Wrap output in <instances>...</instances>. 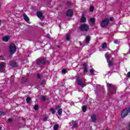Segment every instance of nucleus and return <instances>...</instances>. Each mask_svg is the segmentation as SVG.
<instances>
[{
  "instance_id": "1",
  "label": "nucleus",
  "mask_w": 130,
  "mask_h": 130,
  "mask_svg": "<svg viewBox=\"0 0 130 130\" xmlns=\"http://www.w3.org/2000/svg\"><path fill=\"white\" fill-rule=\"evenodd\" d=\"M107 88L108 91L112 93V94H115L116 93V86L110 83H107Z\"/></svg>"
},
{
  "instance_id": "2",
  "label": "nucleus",
  "mask_w": 130,
  "mask_h": 130,
  "mask_svg": "<svg viewBox=\"0 0 130 130\" xmlns=\"http://www.w3.org/2000/svg\"><path fill=\"white\" fill-rule=\"evenodd\" d=\"M80 29L83 32H86L90 29V27L89 26V25L84 23L80 26Z\"/></svg>"
},
{
  "instance_id": "3",
  "label": "nucleus",
  "mask_w": 130,
  "mask_h": 130,
  "mask_svg": "<svg viewBox=\"0 0 130 130\" xmlns=\"http://www.w3.org/2000/svg\"><path fill=\"white\" fill-rule=\"evenodd\" d=\"M128 113H130V107L123 110L121 113V117H125Z\"/></svg>"
},
{
  "instance_id": "4",
  "label": "nucleus",
  "mask_w": 130,
  "mask_h": 130,
  "mask_svg": "<svg viewBox=\"0 0 130 130\" xmlns=\"http://www.w3.org/2000/svg\"><path fill=\"white\" fill-rule=\"evenodd\" d=\"M77 81L78 85L82 87V88H84V87L86 86V82L85 81H82L80 78V77H78L77 78Z\"/></svg>"
},
{
  "instance_id": "5",
  "label": "nucleus",
  "mask_w": 130,
  "mask_h": 130,
  "mask_svg": "<svg viewBox=\"0 0 130 130\" xmlns=\"http://www.w3.org/2000/svg\"><path fill=\"white\" fill-rule=\"evenodd\" d=\"M49 63V62L46 59H41L37 61V64H39V66H43V64H48Z\"/></svg>"
},
{
  "instance_id": "6",
  "label": "nucleus",
  "mask_w": 130,
  "mask_h": 130,
  "mask_svg": "<svg viewBox=\"0 0 130 130\" xmlns=\"http://www.w3.org/2000/svg\"><path fill=\"white\" fill-rule=\"evenodd\" d=\"M109 24V19L105 18L104 20L102 21L101 24V26L103 28H105V27H107V26H108Z\"/></svg>"
},
{
  "instance_id": "7",
  "label": "nucleus",
  "mask_w": 130,
  "mask_h": 130,
  "mask_svg": "<svg viewBox=\"0 0 130 130\" xmlns=\"http://www.w3.org/2000/svg\"><path fill=\"white\" fill-rule=\"evenodd\" d=\"M16 45L15 44H12L10 46L9 50L11 54H14L16 52Z\"/></svg>"
},
{
  "instance_id": "8",
  "label": "nucleus",
  "mask_w": 130,
  "mask_h": 130,
  "mask_svg": "<svg viewBox=\"0 0 130 130\" xmlns=\"http://www.w3.org/2000/svg\"><path fill=\"white\" fill-rule=\"evenodd\" d=\"M9 66L10 67H12V68H17L19 65L18 64V63H17L14 60H12L10 61L9 63Z\"/></svg>"
},
{
  "instance_id": "9",
  "label": "nucleus",
  "mask_w": 130,
  "mask_h": 130,
  "mask_svg": "<svg viewBox=\"0 0 130 130\" xmlns=\"http://www.w3.org/2000/svg\"><path fill=\"white\" fill-rule=\"evenodd\" d=\"M5 67H6V63L2 62L0 63V73H3L4 72Z\"/></svg>"
},
{
  "instance_id": "10",
  "label": "nucleus",
  "mask_w": 130,
  "mask_h": 130,
  "mask_svg": "<svg viewBox=\"0 0 130 130\" xmlns=\"http://www.w3.org/2000/svg\"><path fill=\"white\" fill-rule=\"evenodd\" d=\"M61 107L59 105L56 106V109H58V114L59 115H61L62 113V109L60 108Z\"/></svg>"
},
{
  "instance_id": "11",
  "label": "nucleus",
  "mask_w": 130,
  "mask_h": 130,
  "mask_svg": "<svg viewBox=\"0 0 130 130\" xmlns=\"http://www.w3.org/2000/svg\"><path fill=\"white\" fill-rule=\"evenodd\" d=\"M88 64L84 63L83 64V72L84 73H88Z\"/></svg>"
},
{
  "instance_id": "12",
  "label": "nucleus",
  "mask_w": 130,
  "mask_h": 130,
  "mask_svg": "<svg viewBox=\"0 0 130 130\" xmlns=\"http://www.w3.org/2000/svg\"><path fill=\"white\" fill-rule=\"evenodd\" d=\"M67 15L68 17H72L73 16V10L71 9H69L67 13Z\"/></svg>"
},
{
  "instance_id": "13",
  "label": "nucleus",
  "mask_w": 130,
  "mask_h": 130,
  "mask_svg": "<svg viewBox=\"0 0 130 130\" xmlns=\"http://www.w3.org/2000/svg\"><path fill=\"white\" fill-rule=\"evenodd\" d=\"M72 127L74 128L77 127L78 126V122L75 121H72Z\"/></svg>"
},
{
  "instance_id": "14",
  "label": "nucleus",
  "mask_w": 130,
  "mask_h": 130,
  "mask_svg": "<svg viewBox=\"0 0 130 130\" xmlns=\"http://www.w3.org/2000/svg\"><path fill=\"white\" fill-rule=\"evenodd\" d=\"M24 19L26 22H29L30 21V19H29V17L27 16V15L26 14L24 13L23 15Z\"/></svg>"
},
{
  "instance_id": "15",
  "label": "nucleus",
  "mask_w": 130,
  "mask_h": 130,
  "mask_svg": "<svg viewBox=\"0 0 130 130\" xmlns=\"http://www.w3.org/2000/svg\"><path fill=\"white\" fill-rule=\"evenodd\" d=\"M107 62L108 63V66L110 68L111 67H112V66H114V63L113 62V61L108 60Z\"/></svg>"
},
{
  "instance_id": "16",
  "label": "nucleus",
  "mask_w": 130,
  "mask_h": 130,
  "mask_svg": "<svg viewBox=\"0 0 130 130\" xmlns=\"http://www.w3.org/2000/svg\"><path fill=\"white\" fill-rule=\"evenodd\" d=\"M90 39H91V37H90V36H86L85 39L86 43H89V41H90Z\"/></svg>"
},
{
  "instance_id": "17",
  "label": "nucleus",
  "mask_w": 130,
  "mask_h": 130,
  "mask_svg": "<svg viewBox=\"0 0 130 130\" xmlns=\"http://www.w3.org/2000/svg\"><path fill=\"white\" fill-rule=\"evenodd\" d=\"M81 20V23H85L86 22V17H85V15H82Z\"/></svg>"
},
{
  "instance_id": "18",
  "label": "nucleus",
  "mask_w": 130,
  "mask_h": 130,
  "mask_svg": "<svg viewBox=\"0 0 130 130\" xmlns=\"http://www.w3.org/2000/svg\"><path fill=\"white\" fill-rule=\"evenodd\" d=\"M37 15L38 18H42V16H43V14L42 13H41V12L39 11L37 13Z\"/></svg>"
},
{
  "instance_id": "19",
  "label": "nucleus",
  "mask_w": 130,
  "mask_h": 130,
  "mask_svg": "<svg viewBox=\"0 0 130 130\" xmlns=\"http://www.w3.org/2000/svg\"><path fill=\"white\" fill-rule=\"evenodd\" d=\"M9 38H10L9 37V36L4 37L3 40V41H5V42H8V41H9Z\"/></svg>"
},
{
  "instance_id": "20",
  "label": "nucleus",
  "mask_w": 130,
  "mask_h": 130,
  "mask_svg": "<svg viewBox=\"0 0 130 130\" xmlns=\"http://www.w3.org/2000/svg\"><path fill=\"white\" fill-rule=\"evenodd\" d=\"M91 120H92V122H96V116L95 115H93L91 116Z\"/></svg>"
},
{
  "instance_id": "21",
  "label": "nucleus",
  "mask_w": 130,
  "mask_h": 130,
  "mask_svg": "<svg viewBox=\"0 0 130 130\" xmlns=\"http://www.w3.org/2000/svg\"><path fill=\"white\" fill-rule=\"evenodd\" d=\"M102 48L104 49V48H107V43H104L102 44Z\"/></svg>"
},
{
  "instance_id": "22",
  "label": "nucleus",
  "mask_w": 130,
  "mask_h": 130,
  "mask_svg": "<svg viewBox=\"0 0 130 130\" xmlns=\"http://www.w3.org/2000/svg\"><path fill=\"white\" fill-rule=\"evenodd\" d=\"M58 127H59V125H58V124L54 125V126H53V129H54V130H57V129L58 128Z\"/></svg>"
},
{
  "instance_id": "23",
  "label": "nucleus",
  "mask_w": 130,
  "mask_h": 130,
  "mask_svg": "<svg viewBox=\"0 0 130 130\" xmlns=\"http://www.w3.org/2000/svg\"><path fill=\"white\" fill-rule=\"evenodd\" d=\"M28 81V79L26 78H22L21 79V83H26Z\"/></svg>"
},
{
  "instance_id": "24",
  "label": "nucleus",
  "mask_w": 130,
  "mask_h": 130,
  "mask_svg": "<svg viewBox=\"0 0 130 130\" xmlns=\"http://www.w3.org/2000/svg\"><path fill=\"white\" fill-rule=\"evenodd\" d=\"M90 21L93 25L95 24V19L90 18Z\"/></svg>"
},
{
  "instance_id": "25",
  "label": "nucleus",
  "mask_w": 130,
  "mask_h": 130,
  "mask_svg": "<svg viewBox=\"0 0 130 130\" xmlns=\"http://www.w3.org/2000/svg\"><path fill=\"white\" fill-rule=\"evenodd\" d=\"M26 101L27 103H29L30 101H31V98L30 96H28L26 98Z\"/></svg>"
},
{
  "instance_id": "26",
  "label": "nucleus",
  "mask_w": 130,
  "mask_h": 130,
  "mask_svg": "<svg viewBox=\"0 0 130 130\" xmlns=\"http://www.w3.org/2000/svg\"><path fill=\"white\" fill-rule=\"evenodd\" d=\"M86 110H87V107H86V106L82 107V111L83 112H86Z\"/></svg>"
},
{
  "instance_id": "27",
  "label": "nucleus",
  "mask_w": 130,
  "mask_h": 130,
  "mask_svg": "<svg viewBox=\"0 0 130 130\" xmlns=\"http://www.w3.org/2000/svg\"><path fill=\"white\" fill-rule=\"evenodd\" d=\"M66 39H67V40H68V41H69V40L71 39L70 35H69V34L66 35Z\"/></svg>"
},
{
  "instance_id": "28",
  "label": "nucleus",
  "mask_w": 130,
  "mask_h": 130,
  "mask_svg": "<svg viewBox=\"0 0 130 130\" xmlns=\"http://www.w3.org/2000/svg\"><path fill=\"white\" fill-rule=\"evenodd\" d=\"M47 119H48V116H45L44 117V118L43 119V121H47Z\"/></svg>"
},
{
  "instance_id": "29",
  "label": "nucleus",
  "mask_w": 130,
  "mask_h": 130,
  "mask_svg": "<svg viewBox=\"0 0 130 130\" xmlns=\"http://www.w3.org/2000/svg\"><path fill=\"white\" fill-rule=\"evenodd\" d=\"M46 100V97L45 96L41 97V100H42V101H45Z\"/></svg>"
},
{
  "instance_id": "30",
  "label": "nucleus",
  "mask_w": 130,
  "mask_h": 130,
  "mask_svg": "<svg viewBox=\"0 0 130 130\" xmlns=\"http://www.w3.org/2000/svg\"><path fill=\"white\" fill-rule=\"evenodd\" d=\"M45 84H46V81H45V80H43L42 82H41V84L42 85H43H43H45Z\"/></svg>"
},
{
  "instance_id": "31",
  "label": "nucleus",
  "mask_w": 130,
  "mask_h": 130,
  "mask_svg": "<svg viewBox=\"0 0 130 130\" xmlns=\"http://www.w3.org/2000/svg\"><path fill=\"white\" fill-rule=\"evenodd\" d=\"M50 111L52 112V114H54V113H55V110H54V109H51Z\"/></svg>"
},
{
  "instance_id": "32",
  "label": "nucleus",
  "mask_w": 130,
  "mask_h": 130,
  "mask_svg": "<svg viewBox=\"0 0 130 130\" xmlns=\"http://www.w3.org/2000/svg\"><path fill=\"white\" fill-rule=\"evenodd\" d=\"M90 71V73L91 74V75H94V72L95 70H94V69H91L89 70Z\"/></svg>"
},
{
  "instance_id": "33",
  "label": "nucleus",
  "mask_w": 130,
  "mask_h": 130,
  "mask_svg": "<svg viewBox=\"0 0 130 130\" xmlns=\"http://www.w3.org/2000/svg\"><path fill=\"white\" fill-rule=\"evenodd\" d=\"M94 7H93V6H91V7H90V12H93L94 11Z\"/></svg>"
},
{
  "instance_id": "34",
  "label": "nucleus",
  "mask_w": 130,
  "mask_h": 130,
  "mask_svg": "<svg viewBox=\"0 0 130 130\" xmlns=\"http://www.w3.org/2000/svg\"><path fill=\"white\" fill-rule=\"evenodd\" d=\"M38 108H39L38 105H36L34 107L35 110H38Z\"/></svg>"
},
{
  "instance_id": "35",
  "label": "nucleus",
  "mask_w": 130,
  "mask_h": 130,
  "mask_svg": "<svg viewBox=\"0 0 130 130\" xmlns=\"http://www.w3.org/2000/svg\"><path fill=\"white\" fill-rule=\"evenodd\" d=\"M114 43L115 44H119V42H118V40H115L114 41Z\"/></svg>"
},
{
  "instance_id": "36",
  "label": "nucleus",
  "mask_w": 130,
  "mask_h": 130,
  "mask_svg": "<svg viewBox=\"0 0 130 130\" xmlns=\"http://www.w3.org/2000/svg\"><path fill=\"white\" fill-rule=\"evenodd\" d=\"M62 74H67V70L66 69H63L62 70Z\"/></svg>"
},
{
  "instance_id": "37",
  "label": "nucleus",
  "mask_w": 130,
  "mask_h": 130,
  "mask_svg": "<svg viewBox=\"0 0 130 130\" xmlns=\"http://www.w3.org/2000/svg\"><path fill=\"white\" fill-rule=\"evenodd\" d=\"M8 121H9V122H11V121H13V119H8Z\"/></svg>"
},
{
  "instance_id": "38",
  "label": "nucleus",
  "mask_w": 130,
  "mask_h": 130,
  "mask_svg": "<svg viewBox=\"0 0 130 130\" xmlns=\"http://www.w3.org/2000/svg\"><path fill=\"white\" fill-rule=\"evenodd\" d=\"M37 77L38 78V79H40V78H41L40 74H38L37 75Z\"/></svg>"
},
{
  "instance_id": "39",
  "label": "nucleus",
  "mask_w": 130,
  "mask_h": 130,
  "mask_svg": "<svg viewBox=\"0 0 130 130\" xmlns=\"http://www.w3.org/2000/svg\"><path fill=\"white\" fill-rule=\"evenodd\" d=\"M110 21H111V22H112V21H113V17H111L110 18Z\"/></svg>"
},
{
  "instance_id": "40",
  "label": "nucleus",
  "mask_w": 130,
  "mask_h": 130,
  "mask_svg": "<svg viewBox=\"0 0 130 130\" xmlns=\"http://www.w3.org/2000/svg\"><path fill=\"white\" fill-rule=\"evenodd\" d=\"M127 76L128 77H130V71L127 73Z\"/></svg>"
},
{
  "instance_id": "41",
  "label": "nucleus",
  "mask_w": 130,
  "mask_h": 130,
  "mask_svg": "<svg viewBox=\"0 0 130 130\" xmlns=\"http://www.w3.org/2000/svg\"><path fill=\"white\" fill-rule=\"evenodd\" d=\"M1 115H5V113H3V112H1Z\"/></svg>"
},
{
  "instance_id": "42",
  "label": "nucleus",
  "mask_w": 130,
  "mask_h": 130,
  "mask_svg": "<svg viewBox=\"0 0 130 130\" xmlns=\"http://www.w3.org/2000/svg\"><path fill=\"white\" fill-rule=\"evenodd\" d=\"M68 6H70V5H71V3L68 2Z\"/></svg>"
},
{
  "instance_id": "43",
  "label": "nucleus",
  "mask_w": 130,
  "mask_h": 130,
  "mask_svg": "<svg viewBox=\"0 0 130 130\" xmlns=\"http://www.w3.org/2000/svg\"><path fill=\"white\" fill-rule=\"evenodd\" d=\"M1 24H2V21L0 20V25H1Z\"/></svg>"
},
{
  "instance_id": "44",
  "label": "nucleus",
  "mask_w": 130,
  "mask_h": 130,
  "mask_svg": "<svg viewBox=\"0 0 130 130\" xmlns=\"http://www.w3.org/2000/svg\"><path fill=\"white\" fill-rule=\"evenodd\" d=\"M57 47H58V48H59V47H60V46H57Z\"/></svg>"
},
{
  "instance_id": "45",
  "label": "nucleus",
  "mask_w": 130,
  "mask_h": 130,
  "mask_svg": "<svg viewBox=\"0 0 130 130\" xmlns=\"http://www.w3.org/2000/svg\"><path fill=\"white\" fill-rule=\"evenodd\" d=\"M2 129V127H0V130H1Z\"/></svg>"
}]
</instances>
